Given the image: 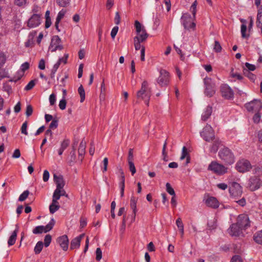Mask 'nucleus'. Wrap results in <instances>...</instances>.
I'll use <instances>...</instances> for the list:
<instances>
[{
  "label": "nucleus",
  "mask_w": 262,
  "mask_h": 262,
  "mask_svg": "<svg viewBox=\"0 0 262 262\" xmlns=\"http://www.w3.org/2000/svg\"><path fill=\"white\" fill-rule=\"evenodd\" d=\"M135 27L137 34L136 36H143L148 38L149 35L146 32L145 27L138 20L135 21Z\"/></svg>",
  "instance_id": "a211bd4d"
},
{
  "label": "nucleus",
  "mask_w": 262,
  "mask_h": 262,
  "mask_svg": "<svg viewBox=\"0 0 262 262\" xmlns=\"http://www.w3.org/2000/svg\"><path fill=\"white\" fill-rule=\"evenodd\" d=\"M235 168L238 172L244 173L250 171L252 165L248 160L242 159L237 162Z\"/></svg>",
  "instance_id": "1a4fd4ad"
},
{
  "label": "nucleus",
  "mask_w": 262,
  "mask_h": 262,
  "mask_svg": "<svg viewBox=\"0 0 262 262\" xmlns=\"http://www.w3.org/2000/svg\"><path fill=\"white\" fill-rule=\"evenodd\" d=\"M220 91L223 97L226 99L233 98L234 93L232 90L227 84H223L221 86Z\"/></svg>",
  "instance_id": "dca6fc26"
},
{
  "label": "nucleus",
  "mask_w": 262,
  "mask_h": 262,
  "mask_svg": "<svg viewBox=\"0 0 262 262\" xmlns=\"http://www.w3.org/2000/svg\"><path fill=\"white\" fill-rule=\"evenodd\" d=\"M230 197L237 200L241 196L243 193L242 187L237 182H233L231 184L229 188Z\"/></svg>",
  "instance_id": "39448f33"
},
{
  "label": "nucleus",
  "mask_w": 262,
  "mask_h": 262,
  "mask_svg": "<svg viewBox=\"0 0 262 262\" xmlns=\"http://www.w3.org/2000/svg\"><path fill=\"white\" fill-rule=\"evenodd\" d=\"M208 169L218 175H223L227 172V168L215 161H212L209 165Z\"/></svg>",
  "instance_id": "0eeeda50"
},
{
  "label": "nucleus",
  "mask_w": 262,
  "mask_h": 262,
  "mask_svg": "<svg viewBox=\"0 0 262 262\" xmlns=\"http://www.w3.org/2000/svg\"><path fill=\"white\" fill-rule=\"evenodd\" d=\"M65 56L66 55H64L63 57L62 58L59 59L58 61L54 65L53 68L52 70V73L53 74H54L56 72L61 62L66 64V58H64Z\"/></svg>",
  "instance_id": "473e14b6"
},
{
  "label": "nucleus",
  "mask_w": 262,
  "mask_h": 262,
  "mask_svg": "<svg viewBox=\"0 0 262 262\" xmlns=\"http://www.w3.org/2000/svg\"><path fill=\"white\" fill-rule=\"evenodd\" d=\"M166 191L171 195L176 196V193L174 189L171 186L170 183H167L166 184Z\"/></svg>",
  "instance_id": "a19ab883"
},
{
  "label": "nucleus",
  "mask_w": 262,
  "mask_h": 262,
  "mask_svg": "<svg viewBox=\"0 0 262 262\" xmlns=\"http://www.w3.org/2000/svg\"><path fill=\"white\" fill-rule=\"evenodd\" d=\"M118 29L119 28L118 26H115L112 29L111 33V35L112 38H114L115 37L118 31Z\"/></svg>",
  "instance_id": "bf43d9fd"
},
{
  "label": "nucleus",
  "mask_w": 262,
  "mask_h": 262,
  "mask_svg": "<svg viewBox=\"0 0 262 262\" xmlns=\"http://www.w3.org/2000/svg\"><path fill=\"white\" fill-rule=\"evenodd\" d=\"M246 109L252 113L259 112L262 108V102L260 100H254L245 104Z\"/></svg>",
  "instance_id": "9b49d317"
},
{
  "label": "nucleus",
  "mask_w": 262,
  "mask_h": 262,
  "mask_svg": "<svg viewBox=\"0 0 262 262\" xmlns=\"http://www.w3.org/2000/svg\"><path fill=\"white\" fill-rule=\"evenodd\" d=\"M33 113V107L31 105H27L26 107V115L27 117L30 116Z\"/></svg>",
  "instance_id": "09e8293b"
},
{
  "label": "nucleus",
  "mask_w": 262,
  "mask_h": 262,
  "mask_svg": "<svg viewBox=\"0 0 262 262\" xmlns=\"http://www.w3.org/2000/svg\"><path fill=\"white\" fill-rule=\"evenodd\" d=\"M43 244L41 241H39L36 244L34 247V252L36 254H38L40 253L43 248Z\"/></svg>",
  "instance_id": "c9c22d12"
},
{
  "label": "nucleus",
  "mask_w": 262,
  "mask_h": 262,
  "mask_svg": "<svg viewBox=\"0 0 262 262\" xmlns=\"http://www.w3.org/2000/svg\"><path fill=\"white\" fill-rule=\"evenodd\" d=\"M204 83L205 95L209 97L213 96L215 93V84L212 79L206 77L204 79Z\"/></svg>",
  "instance_id": "20e7f679"
},
{
  "label": "nucleus",
  "mask_w": 262,
  "mask_h": 262,
  "mask_svg": "<svg viewBox=\"0 0 262 262\" xmlns=\"http://www.w3.org/2000/svg\"><path fill=\"white\" fill-rule=\"evenodd\" d=\"M121 181L120 183V195L121 197L124 196V188H125V176L124 172L121 170Z\"/></svg>",
  "instance_id": "cd10ccee"
},
{
  "label": "nucleus",
  "mask_w": 262,
  "mask_h": 262,
  "mask_svg": "<svg viewBox=\"0 0 262 262\" xmlns=\"http://www.w3.org/2000/svg\"><path fill=\"white\" fill-rule=\"evenodd\" d=\"M29 68V63L28 62H26L23 63L21 64V68H20L21 71L18 72V74H19V73H21V74H20V76L17 78H16V79H15L14 80L16 81L17 80L20 79V78L22 77V76L24 75V72L26 70H28Z\"/></svg>",
  "instance_id": "c756f323"
},
{
  "label": "nucleus",
  "mask_w": 262,
  "mask_h": 262,
  "mask_svg": "<svg viewBox=\"0 0 262 262\" xmlns=\"http://www.w3.org/2000/svg\"><path fill=\"white\" fill-rule=\"evenodd\" d=\"M250 221L248 215L242 214L238 216L236 223L243 230L250 227Z\"/></svg>",
  "instance_id": "ddd939ff"
},
{
  "label": "nucleus",
  "mask_w": 262,
  "mask_h": 262,
  "mask_svg": "<svg viewBox=\"0 0 262 262\" xmlns=\"http://www.w3.org/2000/svg\"><path fill=\"white\" fill-rule=\"evenodd\" d=\"M196 6H197V1L195 0L193 4H192L190 10L191 11L192 14L193 15V19L195 18V15L196 13Z\"/></svg>",
  "instance_id": "ea45409f"
},
{
  "label": "nucleus",
  "mask_w": 262,
  "mask_h": 262,
  "mask_svg": "<svg viewBox=\"0 0 262 262\" xmlns=\"http://www.w3.org/2000/svg\"><path fill=\"white\" fill-rule=\"evenodd\" d=\"M201 136L204 140L207 142H210L215 139L214 130L211 125L209 124H207L204 127L203 131L201 133Z\"/></svg>",
  "instance_id": "6e6552de"
},
{
  "label": "nucleus",
  "mask_w": 262,
  "mask_h": 262,
  "mask_svg": "<svg viewBox=\"0 0 262 262\" xmlns=\"http://www.w3.org/2000/svg\"><path fill=\"white\" fill-rule=\"evenodd\" d=\"M245 66L247 69H246L247 70H248V71H253L256 69V67L255 65L250 64L248 62L245 63Z\"/></svg>",
  "instance_id": "864d4df0"
},
{
  "label": "nucleus",
  "mask_w": 262,
  "mask_h": 262,
  "mask_svg": "<svg viewBox=\"0 0 262 262\" xmlns=\"http://www.w3.org/2000/svg\"><path fill=\"white\" fill-rule=\"evenodd\" d=\"M206 205L212 208H217L219 207V203L217 199L213 196L208 197L207 199L205 200Z\"/></svg>",
  "instance_id": "4be33fe9"
},
{
  "label": "nucleus",
  "mask_w": 262,
  "mask_h": 262,
  "mask_svg": "<svg viewBox=\"0 0 262 262\" xmlns=\"http://www.w3.org/2000/svg\"><path fill=\"white\" fill-rule=\"evenodd\" d=\"M261 182L259 178L257 177L254 176L250 178L248 181L247 187L251 191H255L258 189L261 186Z\"/></svg>",
  "instance_id": "2eb2a0df"
},
{
  "label": "nucleus",
  "mask_w": 262,
  "mask_h": 262,
  "mask_svg": "<svg viewBox=\"0 0 262 262\" xmlns=\"http://www.w3.org/2000/svg\"><path fill=\"white\" fill-rule=\"evenodd\" d=\"M222 48L221 46L220 43L219 41L215 40L214 41V45L213 47V50L216 53H220L221 52Z\"/></svg>",
  "instance_id": "37998d69"
},
{
  "label": "nucleus",
  "mask_w": 262,
  "mask_h": 262,
  "mask_svg": "<svg viewBox=\"0 0 262 262\" xmlns=\"http://www.w3.org/2000/svg\"><path fill=\"white\" fill-rule=\"evenodd\" d=\"M35 82L34 80L30 81L25 86V89L27 91L31 90L35 85Z\"/></svg>",
  "instance_id": "603ef678"
},
{
  "label": "nucleus",
  "mask_w": 262,
  "mask_h": 262,
  "mask_svg": "<svg viewBox=\"0 0 262 262\" xmlns=\"http://www.w3.org/2000/svg\"><path fill=\"white\" fill-rule=\"evenodd\" d=\"M78 142H74L73 143L72 150L70 151L68 157L67 159V162L70 166L73 165L76 162L79 161L78 159L76 158V149L75 147L77 146Z\"/></svg>",
  "instance_id": "f3484780"
},
{
  "label": "nucleus",
  "mask_w": 262,
  "mask_h": 262,
  "mask_svg": "<svg viewBox=\"0 0 262 262\" xmlns=\"http://www.w3.org/2000/svg\"><path fill=\"white\" fill-rule=\"evenodd\" d=\"M57 242L60 246L65 250L66 249V235H62L57 239Z\"/></svg>",
  "instance_id": "f704fd0d"
},
{
  "label": "nucleus",
  "mask_w": 262,
  "mask_h": 262,
  "mask_svg": "<svg viewBox=\"0 0 262 262\" xmlns=\"http://www.w3.org/2000/svg\"><path fill=\"white\" fill-rule=\"evenodd\" d=\"M137 201H138V199L134 196H132L130 198V206L131 209L133 210V218L134 220H135V219L136 213L137 211Z\"/></svg>",
  "instance_id": "b1692460"
},
{
  "label": "nucleus",
  "mask_w": 262,
  "mask_h": 262,
  "mask_svg": "<svg viewBox=\"0 0 262 262\" xmlns=\"http://www.w3.org/2000/svg\"><path fill=\"white\" fill-rule=\"evenodd\" d=\"M147 38L143 36H135L134 38V46L136 50H139L140 48L142 49L143 46L141 45V43L145 41Z\"/></svg>",
  "instance_id": "5701e85b"
},
{
  "label": "nucleus",
  "mask_w": 262,
  "mask_h": 262,
  "mask_svg": "<svg viewBox=\"0 0 262 262\" xmlns=\"http://www.w3.org/2000/svg\"><path fill=\"white\" fill-rule=\"evenodd\" d=\"M212 112V108L210 106H207L204 113L202 115V120L206 121L211 116Z\"/></svg>",
  "instance_id": "bb28decb"
},
{
  "label": "nucleus",
  "mask_w": 262,
  "mask_h": 262,
  "mask_svg": "<svg viewBox=\"0 0 262 262\" xmlns=\"http://www.w3.org/2000/svg\"><path fill=\"white\" fill-rule=\"evenodd\" d=\"M176 225L179 229L184 228L183 223L180 217L177 219V220H176Z\"/></svg>",
  "instance_id": "0e129e2a"
},
{
  "label": "nucleus",
  "mask_w": 262,
  "mask_h": 262,
  "mask_svg": "<svg viewBox=\"0 0 262 262\" xmlns=\"http://www.w3.org/2000/svg\"><path fill=\"white\" fill-rule=\"evenodd\" d=\"M160 73V75L157 80V83L161 86L167 85L169 82V73L165 70H161Z\"/></svg>",
  "instance_id": "f8f14e48"
},
{
  "label": "nucleus",
  "mask_w": 262,
  "mask_h": 262,
  "mask_svg": "<svg viewBox=\"0 0 262 262\" xmlns=\"http://www.w3.org/2000/svg\"><path fill=\"white\" fill-rule=\"evenodd\" d=\"M100 97H103L104 98L105 96V94L106 92V87L104 83V79L102 81V82L101 84V91H100Z\"/></svg>",
  "instance_id": "c03bdc74"
},
{
  "label": "nucleus",
  "mask_w": 262,
  "mask_h": 262,
  "mask_svg": "<svg viewBox=\"0 0 262 262\" xmlns=\"http://www.w3.org/2000/svg\"><path fill=\"white\" fill-rule=\"evenodd\" d=\"M185 158H186V161L185 163V166L187 165L190 162V156L189 154L187 149L185 146H184L182 148V155L180 157V160H184Z\"/></svg>",
  "instance_id": "393cba45"
},
{
  "label": "nucleus",
  "mask_w": 262,
  "mask_h": 262,
  "mask_svg": "<svg viewBox=\"0 0 262 262\" xmlns=\"http://www.w3.org/2000/svg\"><path fill=\"white\" fill-rule=\"evenodd\" d=\"M231 262H243V260L239 255H235L232 257Z\"/></svg>",
  "instance_id": "6e6d98bb"
},
{
  "label": "nucleus",
  "mask_w": 262,
  "mask_h": 262,
  "mask_svg": "<svg viewBox=\"0 0 262 262\" xmlns=\"http://www.w3.org/2000/svg\"><path fill=\"white\" fill-rule=\"evenodd\" d=\"M219 156L226 165H231L235 161L234 156L230 149L224 147L220 150Z\"/></svg>",
  "instance_id": "7ed1b4c3"
},
{
  "label": "nucleus",
  "mask_w": 262,
  "mask_h": 262,
  "mask_svg": "<svg viewBox=\"0 0 262 262\" xmlns=\"http://www.w3.org/2000/svg\"><path fill=\"white\" fill-rule=\"evenodd\" d=\"M27 125H28L27 121H25L23 123V124H22V126L21 127V134H25L26 135H28V133L27 130Z\"/></svg>",
  "instance_id": "de8ad7c7"
},
{
  "label": "nucleus",
  "mask_w": 262,
  "mask_h": 262,
  "mask_svg": "<svg viewBox=\"0 0 262 262\" xmlns=\"http://www.w3.org/2000/svg\"><path fill=\"white\" fill-rule=\"evenodd\" d=\"M253 121L256 123H258L259 122L260 120V115L259 114V112H256L255 115H254L253 117Z\"/></svg>",
  "instance_id": "13d9d810"
},
{
  "label": "nucleus",
  "mask_w": 262,
  "mask_h": 262,
  "mask_svg": "<svg viewBox=\"0 0 262 262\" xmlns=\"http://www.w3.org/2000/svg\"><path fill=\"white\" fill-rule=\"evenodd\" d=\"M53 179L56 184V188L53 192L52 203L49 206L50 212L52 214L54 213L59 209L60 205L58 200L60 199L61 196L64 195L66 193L63 189L64 182L62 177L60 175L57 176L54 173Z\"/></svg>",
  "instance_id": "f257e3e1"
},
{
  "label": "nucleus",
  "mask_w": 262,
  "mask_h": 262,
  "mask_svg": "<svg viewBox=\"0 0 262 262\" xmlns=\"http://www.w3.org/2000/svg\"><path fill=\"white\" fill-rule=\"evenodd\" d=\"M66 149L65 140H64L61 143L60 148L58 150V154L60 156L62 154L63 151Z\"/></svg>",
  "instance_id": "5fc2aeb1"
},
{
  "label": "nucleus",
  "mask_w": 262,
  "mask_h": 262,
  "mask_svg": "<svg viewBox=\"0 0 262 262\" xmlns=\"http://www.w3.org/2000/svg\"><path fill=\"white\" fill-rule=\"evenodd\" d=\"M41 24L40 16L39 14H34L28 21V26L30 28L38 27Z\"/></svg>",
  "instance_id": "6ab92c4d"
},
{
  "label": "nucleus",
  "mask_w": 262,
  "mask_h": 262,
  "mask_svg": "<svg viewBox=\"0 0 262 262\" xmlns=\"http://www.w3.org/2000/svg\"><path fill=\"white\" fill-rule=\"evenodd\" d=\"M62 93L63 98L59 102V106L61 110H63L66 108V99L64 98V96L66 95L65 89L62 90Z\"/></svg>",
  "instance_id": "58836bf2"
},
{
  "label": "nucleus",
  "mask_w": 262,
  "mask_h": 262,
  "mask_svg": "<svg viewBox=\"0 0 262 262\" xmlns=\"http://www.w3.org/2000/svg\"><path fill=\"white\" fill-rule=\"evenodd\" d=\"M114 21L116 25H119L120 23V16L118 12H117L115 13Z\"/></svg>",
  "instance_id": "69168bd1"
},
{
  "label": "nucleus",
  "mask_w": 262,
  "mask_h": 262,
  "mask_svg": "<svg viewBox=\"0 0 262 262\" xmlns=\"http://www.w3.org/2000/svg\"><path fill=\"white\" fill-rule=\"evenodd\" d=\"M242 229L236 224H232L228 230L229 234L232 236H239L242 233Z\"/></svg>",
  "instance_id": "aec40b11"
},
{
  "label": "nucleus",
  "mask_w": 262,
  "mask_h": 262,
  "mask_svg": "<svg viewBox=\"0 0 262 262\" xmlns=\"http://www.w3.org/2000/svg\"><path fill=\"white\" fill-rule=\"evenodd\" d=\"M243 72L244 75L249 78L251 80L254 81L256 79V76L253 73L247 70L245 68L243 69Z\"/></svg>",
  "instance_id": "4c0bfd02"
},
{
  "label": "nucleus",
  "mask_w": 262,
  "mask_h": 262,
  "mask_svg": "<svg viewBox=\"0 0 262 262\" xmlns=\"http://www.w3.org/2000/svg\"><path fill=\"white\" fill-rule=\"evenodd\" d=\"M85 148H86V141L84 140V139L82 140L81 141L78 149V160L80 164L84 158V155L85 153Z\"/></svg>",
  "instance_id": "412c9836"
},
{
  "label": "nucleus",
  "mask_w": 262,
  "mask_h": 262,
  "mask_svg": "<svg viewBox=\"0 0 262 262\" xmlns=\"http://www.w3.org/2000/svg\"><path fill=\"white\" fill-rule=\"evenodd\" d=\"M66 11L62 9L61 10L58 14V15L56 17V22H55V27L57 30H58L59 31L60 30L58 28V24L59 23L61 19L63 17L64 14H65Z\"/></svg>",
  "instance_id": "7c9ffc66"
},
{
  "label": "nucleus",
  "mask_w": 262,
  "mask_h": 262,
  "mask_svg": "<svg viewBox=\"0 0 262 262\" xmlns=\"http://www.w3.org/2000/svg\"><path fill=\"white\" fill-rule=\"evenodd\" d=\"M63 48V46L61 45L60 38L57 35L53 36L51 39L49 50L53 52L58 50H61Z\"/></svg>",
  "instance_id": "4468645a"
},
{
  "label": "nucleus",
  "mask_w": 262,
  "mask_h": 262,
  "mask_svg": "<svg viewBox=\"0 0 262 262\" xmlns=\"http://www.w3.org/2000/svg\"><path fill=\"white\" fill-rule=\"evenodd\" d=\"M129 165V170L132 172V176H133L136 172V167L133 161L128 162Z\"/></svg>",
  "instance_id": "3c124183"
},
{
  "label": "nucleus",
  "mask_w": 262,
  "mask_h": 262,
  "mask_svg": "<svg viewBox=\"0 0 262 262\" xmlns=\"http://www.w3.org/2000/svg\"><path fill=\"white\" fill-rule=\"evenodd\" d=\"M49 101H50V104L51 105H53L54 104V103H55V101H56V96H55V94H52L50 95V97H49Z\"/></svg>",
  "instance_id": "774afa93"
},
{
  "label": "nucleus",
  "mask_w": 262,
  "mask_h": 262,
  "mask_svg": "<svg viewBox=\"0 0 262 262\" xmlns=\"http://www.w3.org/2000/svg\"><path fill=\"white\" fill-rule=\"evenodd\" d=\"M78 92L80 95V102H83L85 100V91L81 84L78 89Z\"/></svg>",
  "instance_id": "e433bc0d"
},
{
  "label": "nucleus",
  "mask_w": 262,
  "mask_h": 262,
  "mask_svg": "<svg viewBox=\"0 0 262 262\" xmlns=\"http://www.w3.org/2000/svg\"><path fill=\"white\" fill-rule=\"evenodd\" d=\"M29 194V191L28 190L24 191L19 196L18 201L23 202L25 201L28 196Z\"/></svg>",
  "instance_id": "79ce46f5"
},
{
  "label": "nucleus",
  "mask_w": 262,
  "mask_h": 262,
  "mask_svg": "<svg viewBox=\"0 0 262 262\" xmlns=\"http://www.w3.org/2000/svg\"><path fill=\"white\" fill-rule=\"evenodd\" d=\"M209 230H213L216 227V224L214 221H210L207 224Z\"/></svg>",
  "instance_id": "4d7b16f0"
},
{
  "label": "nucleus",
  "mask_w": 262,
  "mask_h": 262,
  "mask_svg": "<svg viewBox=\"0 0 262 262\" xmlns=\"http://www.w3.org/2000/svg\"><path fill=\"white\" fill-rule=\"evenodd\" d=\"M151 95L150 88L148 87L147 81L144 80L142 83L141 89L137 93V98L139 100H143L147 105H148Z\"/></svg>",
  "instance_id": "f03ea898"
},
{
  "label": "nucleus",
  "mask_w": 262,
  "mask_h": 262,
  "mask_svg": "<svg viewBox=\"0 0 262 262\" xmlns=\"http://www.w3.org/2000/svg\"><path fill=\"white\" fill-rule=\"evenodd\" d=\"M193 18L188 13L183 14L181 17V23L185 29L194 30L195 24L193 21Z\"/></svg>",
  "instance_id": "423d86ee"
},
{
  "label": "nucleus",
  "mask_w": 262,
  "mask_h": 262,
  "mask_svg": "<svg viewBox=\"0 0 262 262\" xmlns=\"http://www.w3.org/2000/svg\"><path fill=\"white\" fill-rule=\"evenodd\" d=\"M80 245V239L76 238V237L74 238L71 243L70 249L71 250H73L75 249L78 248Z\"/></svg>",
  "instance_id": "72a5a7b5"
},
{
  "label": "nucleus",
  "mask_w": 262,
  "mask_h": 262,
  "mask_svg": "<svg viewBox=\"0 0 262 262\" xmlns=\"http://www.w3.org/2000/svg\"><path fill=\"white\" fill-rule=\"evenodd\" d=\"M213 143L210 147V151L211 152L215 153L218 150L219 147L221 145V142L219 139H215L213 140Z\"/></svg>",
  "instance_id": "c85d7f7f"
},
{
  "label": "nucleus",
  "mask_w": 262,
  "mask_h": 262,
  "mask_svg": "<svg viewBox=\"0 0 262 262\" xmlns=\"http://www.w3.org/2000/svg\"><path fill=\"white\" fill-rule=\"evenodd\" d=\"M18 226L17 225H16V229L12 233V235L9 237L8 241V244L9 246H11L13 245L16 241V236H17V233L18 232Z\"/></svg>",
  "instance_id": "a878e982"
},
{
  "label": "nucleus",
  "mask_w": 262,
  "mask_h": 262,
  "mask_svg": "<svg viewBox=\"0 0 262 262\" xmlns=\"http://www.w3.org/2000/svg\"><path fill=\"white\" fill-rule=\"evenodd\" d=\"M52 240V237L50 234H47L45 236V239H44V243H45V246L46 247H48Z\"/></svg>",
  "instance_id": "49530a36"
},
{
  "label": "nucleus",
  "mask_w": 262,
  "mask_h": 262,
  "mask_svg": "<svg viewBox=\"0 0 262 262\" xmlns=\"http://www.w3.org/2000/svg\"><path fill=\"white\" fill-rule=\"evenodd\" d=\"M247 30V26L246 25L242 24L241 25V34L242 37L243 38H248L249 37V35H247L246 34V32Z\"/></svg>",
  "instance_id": "a18cd8bd"
},
{
  "label": "nucleus",
  "mask_w": 262,
  "mask_h": 262,
  "mask_svg": "<svg viewBox=\"0 0 262 262\" xmlns=\"http://www.w3.org/2000/svg\"><path fill=\"white\" fill-rule=\"evenodd\" d=\"M6 62V58L4 54L0 53V69L3 66Z\"/></svg>",
  "instance_id": "680f3d73"
},
{
  "label": "nucleus",
  "mask_w": 262,
  "mask_h": 262,
  "mask_svg": "<svg viewBox=\"0 0 262 262\" xmlns=\"http://www.w3.org/2000/svg\"><path fill=\"white\" fill-rule=\"evenodd\" d=\"M50 174L47 170H45L43 173V180L44 182H47L49 180Z\"/></svg>",
  "instance_id": "e2e57ef3"
},
{
  "label": "nucleus",
  "mask_w": 262,
  "mask_h": 262,
  "mask_svg": "<svg viewBox=\"0 0 262 262\" xmlns=\"http://www.w3.org/2000/svg\"><path fill=\"white\" fill-rule=\"evenodd\" d=\"M128 162L133 161L134 160V156H133V149L130 148L128 151V155L127 158Z\"/></svg>",
  "instance_id": "052dcab7"
},
{
  "label": "nucleus",
  "mask_w": 262,
  "mask_h": 262,
  "mask_svg": "<svg viewBox=\"0 0 262 262\" xmlns=\"http://www.w3.org/2000/svg\"><path fill=\"white\" fill-rule=\"evenodd\" d=\"M253 238L256 243L262 245V230L256 232L254 235Z\"/></svg>",
  "instance_id": "2f4dec72"
},
{
  "label": "nucleus",
  "mask_w": 262,
  "mask_h": 262,
  "mask_svg": "<svg viewBox=\"0 0 262 262\" xmlns=\"http://www.w3.org/2000/svg\"><path fill=\"white\" fill-rule=\"evenodd\" d=\"M96 259L97 261H100L102 258V251L100 248H97L96 250Z\"/></svg>",
  "instance_id": "8fccbe9b"
},
{
  "label": "nucleus",
  "mask_w": 262,
  "mask_h": 262,
  "mask_svg": "<svg viewBox=\"0 0 262 262\" xmlns=\"http://www.w3.org/2000/svg\"><path fill=\"white\" fill-rule=\"evenodd\" d=\"M58 125V122L56 120H53L51 122L50 126H49V129H53L56 128L57 127Z\"/></svg>",
  "instance_id": "338daca9"
},
{
  "label": "nucleus",
  "mask_w": 262,
  "mask_h": 262,
  "mask_svg": "<svg viewBox=\"0 0 262 262\" xmlns=\"http://www.w3.org/2000/svg\"><path fill=\"white\" fill-rule=\"evenodd\" d=\"M55 224V221L52 219L46 226H36L32 231L35 234H41L42 233H47L50 231L53 228Z\"/></svg>",
  "instance_id": "9d476101"
}]
</instances>
